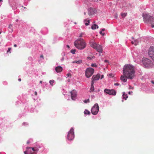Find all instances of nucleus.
Masks as SVG:
<instances>
[{"mask_svg":"<svg viewBox=\"0 0 154 154\" xmlns=\"http://www.w3.org/2000/svg\"><path fill=\"white\" fill-rule=\"evenodd\" d=\"M123 75L127 77L128 79H132L135 76V71L134 66L130 64L125 65L123 69Z\"/></svg>","mask_w":154,"mask_h":154,"instance_id":"1","label":"nucleus"},{"mask_svg":"<svg viewBox=\"0 0 154 154\" xmlns=\"http://www.w3.org/2000/svg\"><path fill=\"white\" fill-rule=\"evenodd\" d=\"M74 45L79 49L82 50L86 46V43L82 38H79L74 42Z\"/></svg>","mask_w":154,"mask_h":154,"instance_id":"2","label":"nucleus"},{"mask_svg":"<svg viewBox=\"0 0 154 154\" xmlns=\"http://www.w3.org/2000/svg\"><path fill=\"white\" fill-rule=\"evenodd\" d=\"M28 150L24 152L25 154H37L39 149L37 147L27 148Z\"/></svg>","mask_w":154,"mask_h":154,"instance_id":"3","label":"nucleus"},{"mask_svg":"<svg viewBox=\"0 0 154 154\" xmlns=\"http://www.w3.org/2000/svg\"><path fill=\"white\" fill-rule=\"evenodd\" d=\"M91 46L94 48L95 49L96 51L99 53H102L103 50L102 46L94 42L91 43Z\"/></svg>","mask_w":154,"mask_h":154,"instance_id":"4","label":"nucleus"},{"mask_svg":"<svg viewBox=\"0 0 154 154\" xmlns=\"http://www.w3.org/2000/svg\"><path fill=\"white\" fill-rule=\"evenodd\" d=\"M142 61L143 64L146 67L149 68L152 66V64L151 61L147 58L143 57Z\"/></svg>","mask_w":154,"mask_h":154,"instance_id":"5","label":"nucleus"},{"mask_svg":"<svg viewBox=\"0 0 154 154\" xmlns=\"http://www.w3.org/2000/svg\"><path fill=\"white\" fill-rule=\"evenodd\" d=\"M94 69L91 68H87L85 71V76L88 78L90 77L94 73Z\"/></svg>","mask_w":154,"mask_h":154,"instance_id":"6","label":"nucleus"},{"mask_svg":"<svg viewBox=\"0 0 154 154\" xmlns=\"http://www.w3.org/2000/svg\"><path fill=\"white\" fill-rule=\"evenodd\" d=\"M142 16L143 17L144 21L146 23L151 21V20L153 18L152 17L146 14H143Z\"/></svg>","mask_w":154,"mask_h":154,"instance_id":"7","label":"nucleus"},{"mask_svg":"<svg viewBox=\"0 0 154 154\" xmlns=\"http://www.w3.org/2000/svg\"><path fill=\"white\" fill-rule=\"evenodd\" d=\"M99 110V106L97 103H96L92 108L91 110V113L94 115H96Z\"/></svg>","mask_w":154,"mask_h":154,"instance_id":"8","label":"nucleus"},{"mask_svg":"<svg viewBox=\"0 0 154 154\" xmlns=\"http://www.w3.org/2000/svg\"><path fill=\"white\" fill-rule=\"evenodd\" d=\"M74 137V129L73 128H72L68 133L67 138L69 140H72L73 139Z\"/></svg>","mask_w":154,"mask_h":154,"instance_id":"9","label":"nucleus"},{"mask_svg":"<svg viewBox=\"0 0 154 154\" xmlns=\"http://www.w3.org/2000/svg\"><path fill=\"white\" fill-rule=\"evenodd\" d=\"M149 55L152 59L154 61V47H151L149 49Z\"/></svg>","mask_w":154,"mask_h":154,"instance_id":"10","label":"nucleus"},{"mask_svg":"<svg viewBox=\"0 0 154 154\" xmlns=\"http://www.w3.org/2000/svg\"><path fill=\"white\" fill-rule=\"evenodd\" d=\"M104 92L110 95H115L116 94V92L113 89L109 90L105 89L104 90Z\"/></svg>","mask_w":154,"mask_h":154,"instance_id":"11","label":"nucleus"},{"mask_svg":"<svg viewBox=\"0 0 154 154\" xmlns=\"http://www.w3.org/2000/svg\"><path fill=\"white\" fill-rule=\"evenodd\" d=\"M71 94V97L72 99L73 100H75V97L77 95V92L75 90H73L70 92Z\"/></svg>","mask_w":154,"mask_h":154,"instance_id":"12","label":"nucleus"},{"mask_svg":"<svg viewBox=\"0 0 154 154\" xmlns=\"http://www.w3.org/2000/svg\"><path fill=\"white\" fill-rule=\"evenodd\" d=\"M100 77V74H97L96 75H93L92 78V82H93L94 83V81H95L98 80Z\"/></svg>","mask_w":154,"mask_h":154,"instance_id":"13","label":"nucleus"},{"mask_svg":"<svg viewBox=\"0 0 154 154\" xmlns=\"http://www.w3.org/2000/svg\"><path fill=\"white\" fill-rule=\"evenodd\" d=\"M96 10L91 8L88 9V14L90 15H92L95 13Z\"/></svg>","mask_w":154,"mask_h":154,"instance_id":"14","label":"nucleus"},{"mask_svg":"<svg viewBox=\"0 0 154 154\" xmlns=\"http://www.w3.org/2000/svg\"><path fill=\"white\" fill-rule=\"evenodd\" d=\"M63 68L60 66H58L56 67L55 70L57 72H60L62 71Z\"/></svg>","mask_w":154,"mask_h":154,"instance_id":"15","label":"nucleus"},{"mask_svg":"<svg viewBox=\"0 0 154 154\" xmlns=\"http://www.w3.org/2000/svg\"><path fill=\"white\" fill-rule=\"evenodd\" d=\"M127 77L124 75H122L121 76V79L122 81H123L124 82H126L127 81Z\"/></svg>","mask_w":154,"mask_h":154,"instance_id":"16","label":"nucleus"},{"mask_svg":"<svg viewBox=\"0 0 154 154\" xmlns=\"http://www.w3.org/2000/svg\"><path fill=\"white\" fill-rule=\"evenodd\" d=\"M94 82H91V87L90 88L91 91V92H93L94 91Z\"/></svg>","mask_w":154,"mask_h":154,"instance_id":"17","label":"nucleus"},{"mask_svg":"<svg viewBox=\"0 0 154 154\" xmlns=\"http://www.w3.org/2000/svg\"><path fill=\"white\" fill-rule=\"evenodd\" d=\"M84 22L86 26H88L89 25V23L90 22V20H87V19H86L84 20Z\"/></svg>","mask_w":154,"mask_h":154,"instance_id":"18","label":"nucleus"},{"mask_svg":"<svg viewBox=\"0 0 154 154\" xmlns=\"http://www.w3.org/2000/svg\"><path fill=\"white\" fill-rule=\"evenodd\" d=\"M82 60H80L78 61L75 60L72 62L73 63H76L77 64H80L82 63Z\"/></svg>","mask_w":154,"mask_h":154,"instance_id":"19","label":"nucleus"},{"mask_svg":"<svg viewBox=\"0 0 154 154\" xmlns=\"http://www.w3.org/2000/svg\"><path fill=\"white\" fill-rule=\"evenodd\" d=\"M97 27V28H98V26H97L96 24H94L92 26L91 29H95Z\"/></svg>","mask_w":154,"mask_h":154,"instance_id":"20","label":"nucleus"},{"mask_svg":"<svg viewBox=\"0 0 154 154\" xmlns=\"http://www.w3.org/2000/svg\"><path fill=\"white\" fill-rule=\"evenodd\" d=\"M152 27H154V17H153L152 20L150 21Z\"/></svg>","mask_w":154,"mask_h":154,"instance_id":"21","label":"nucleus"},{"mask_svg":"<svg viewBox=\"0 0 154 154\" xmlns=\"http://www.w3.org/2000/svg\"><path fill=\"white\" fill-rule=\"evenodd\" d=\"M85 114L90 115L91 113L88 110L85 109L84 112Z\"/></svg>","mask_w":154,"mask_h":154,"instance_id":"22","label":"nucleus"},{"mask_svg":"<svg viewBox=\"0 0 154 154\" xmlns=\"http://www.w3.org/2000/svg\"><path fill=\"white\" fill-rule=\"evenodd\" d=\"M134 45H137L138 44L139 42V39H137L136 40H134Z\"/></svg>","mask_w":154,"mask_h":154,"instance_id":"23","label":"nucleus"},{"mask_svg":"<svg viewBox=\"0 0 154 154\" xmlns=\"http://www.w3.org/2000/svg\"><path fill=\"white\" fill-rule=\"evenodd\" d=\"M122 96L123 97V98L125 100H126L127 98L128 97V96L127 94H125V93L123 94Z\"/></svg>","mask_w":154,"mask_h":154,"instance_id":"24","label":"nucleus"},{"mask_svg":"<svg viewBox=\"0 0 154 154\" xmlns=\"http://www.w3.org/2000/svg\"><path fill=\"white\" fill-rule=\"evenodd\" d=\"M54 81L53 80H51L49 81V83L50 85L52 86L53 85V83H54Z\"/></svg>","mask_w":154,"mask_h":154,"instance_id":"25","label":"nucleus"},{"mask_svg":"<svg viewBox=\"0 0 154 154\" xmlns=\"http://www.w3.org/2000/svg\"><path fill=\"white\" fill-rule=\"evenodd\" d=\"M121 15L123 18H124L127 15V13H122L121 14Z\"/></svg>","mask_w":154,"mask_h":154,"instance_id":"26","label":"nucleus"},{"mask_svg":"<svg viewBox=\"0 0 154 154\" xmlns=\"http://www.w3.org/2000/svg\"><path fill=\"white\" fill-rule=\"evenodd\" d=\"M9 28L11 29V31L12 32L13 31V29H12V26L11 24H10L9 26Z\"/></svg>","mask_w":154,"mask_h":154,"instance_id":"27","label":"nucleus"},{"mask_svg":"<svg viewBox=\"0 0 154 154\" xmlns=\"http://www.w3.org/2000/svg\"><path fill=\"white\" fill-rule=\"evenodd\" d=\"M76 51V50L75 49H72L71 50V52L72 54H75V52Z\"/></svg>","mask_w":154,"mask_h":154,"instance_id":"28","label":"nucleus"},{"mask_svg":"<svg viewBox=\"0 0 154 154\" xmlns=\"http://www.w3.org/2000/svg\"><path fill=\"white\" fill-rule=\"evenodd\" d=\"M90 102V100L89 99H88L87 100H85L84 101V102L85 103H89Z\"/></svg>","mask_w":154,"mask_h":154,"instance_id":"29","label":"nucleus"},{"mask_svg":"<svg viewBox=\"0 0 154 154\" xmlns=\"http://www.w3.org/2000/svg\"><path fill=\"white\" fill-rule=\"evenodd\" d=\"M91 66H92V67H96L97 66V65H96V64L95 63H94V64H92L91 65Z\"/></svg>","mask_w":154,"mask_h":154,"instance_id":"30","label":"nucleus"},{"mask_svg":"<svg viewBox=\"0 0 154 154\" xmlns=\"http://www.w3.org/2000/svg\"><path fill=\"white\" fill-rule=\"evenodd\" d=\"M100 34L102 36H104L105 35V33H104L102 32V31H100Z\"/></svg>","mask_w":154,"mask_h":154,"instance_id":"31","label":"nucleus"},{"mask_svg":"<svg viewBox=\"0 0 154 154\" xmlns=\"http://www.w3.org/2000/svg\"><path fill=\"white\" fill-rule=\"evenodd\" d=\"M71 75L70 73H68L66 74V76L67 77H69V76H71Z\"/></svg>","mask_w":154,"mask_h":154,"instance_id":"32","label":"nucleus"},{"mask_svg":"<svg viewBox=\"0 0 154 154\" xmlns=\"http://www.w3.org/2000/svg\"><path fill=\"white\" fill-rule=\"evenodd\" d=\"M11 48H8V50L7 51V52L8 53L9 52L10 53H11V52L10 51V50H11Z\"/></svg>","mask_w":154,"mask_h":154,"instance_id":"33","label":"nucleus"},{"mask_svg":"<svg viewBox=\"0 0 154 154\" xmlns=\"http://www.w3.org/2000/svg\"><path fill=\"white\" fill-rule=\"evenodd\" d=\"M84 35V33H82L80 34V35L79 36V37H81L82 36V35Z\"/></svg>","mask_w":154,"mask_h":154,"instance_id":"34","label":"nucleus"},{"mask_svg":"<svg viewBox=\"0 0 154 154\" xmlns=\"http://www.w3.org/2000/svg\"><path fill=\"white\" fill-rule=\"evenodd\" d=\"M119 84L118 83H115L114 84V85H116V86H118L119 85Z\"/></svg>","mask_w":154,"mask_h":154,"instance_id":"35","label":"nucleus"},{"mask_svg":"<svg viewBox=\"0 0 154 154\" xmlns=\"http://www.w3.org/2000/svg\"><path fill=\"white\" fill-rule=\"evenodd\" d=\"M64 57H62V58L61 59V61H63V60H64Z\"/></svg>","mask_w":154,"mask_h":154,"instance_id":"36","label":"nucleus"},{"mask_svg":"<svg viewBox=\"0 0 154 154\" xmlns=\"http://www.w3.org/2000/svg\"><path fill=\"white\" fill-rule=\"evenodd\" d=\"M40 57L41 58H42L43 59H44L43 56L42 55L40 56Z\"/></svg>","mask_w":154,"mask_h":154,"instance_id":"37","label":"nucleus"},{"mask_svg":"<svg viewBox=\"0 0 154 154\" xmlns=\"http://www.w3.org/2000/svg\"><path fill=\"white\" fill-rule=\"evenodd\" d=\"M104 62L105 63H108V61L107 60H104Z\"/></svg>","mask_w":154,"mask_h":154,"instance_id":"38","label":"nucleus"},{"mask_svg":"<svg viewBox=\"0 0 154 154\" xmlns=\"http://www.w3.org/2000/svg\"><path fill=\"white\" fill-rule=\"evenodd\" d=\"M131 43L132 44H134V41H132L131 42Z\"/></svg>","mask_w":154,"mask_h":154,"instance_id":"39","label":"nucleus"},{"mask_svg":"<svg viewBox=\"0 0 154 154\" xmlns=\"http://www.w3.org/2000/svg\"><path fill=\"white\" fill-rule=\"evenodd\" d=\"M105 29H101V31H105Z\"/></svg>","mask_w":154,"mask_h":154,"instance_id":"40","label":"nucleus"},{"mask_svg":"<svg viewBox=\"0 0 154 154\" xmlns=\"http://www.w3.org/2000/svg\"><path fill=\"white\" fill-rule=\"evenodd\" d=\"M35 95H36H36H37V92H36V91H35Z\"/></svg>","mask_w":154,"mask_h":154,"instance_id":"41","label":"nucleus"},{"mask_svg":"<svg viewBox=\"0 0 154 154\" xmlns=\"http://www.w3.org/2000/svg\"><path fill=\"white\" fill-rule=\"evenodd\" d=\"M18 80L19 81V82H20L21 80V79H18Z\"/></svg>","mask_w":154,"mask_h":154,"instance_id":"42","label":"nucleus"},{"mask_svg":"<svg viewBox=\"0 0 154 154\" xmlns=\"http://www.w3.org/2000/svg\"><path fill=\"white\" fill-rule=\"evenodd\" d=\"M103 77H104V76L103 75H101V79H102V78H103Z\"/></svg>","mask_w":154,"mask_h":154,"instance_id":"43","label":"nucleus"},{"mask_svg":"<svg viewBox=\"0 0 154 154\" xmlns=\"http://www.w3.org/2000/svg\"><path fill=\"white\" fill-rule=\"evenodd\" d=\"M66 47H67V48H69V45H66Z\"/></svg>","mask_w":154,"mask_h":154,"instance_id":"44","label":"nucleus"},{"mask_svg":"<svg viewBox=\"0 0 154 154\" xmlns=\"http://www.w3.org/2000/svg\"><path fill=\"white\" fill-rule=\"evenodd\" d=\"M14 47H17V45L16 44H14Z\"/></svg>","mask_w":154,"mask_h":154,"instance_id":"45","label":"nucleus"},{"mask_svg":"<svg viewBox=\"0 0 154 154\" xmlns=\"http://www.w3.org/2000/svg\"><path fill=\"white\" fill-rule=\"evenodd\" d=\"M151 83L153 84H154V82L153 81H151Z\"/></svg>","mask_w":154,"mask_h":154,"instance_id":"46","label":"nucleus"},{"mask_svg":"<svg viewBox=\"0 0 154 154\" xmlns=\"http://www.w3.org/2000/svg\"><path fill=\"white\" fill-rule=\"evenodd\" d=\"M130 88L131 89H133L134 88V87H131L130 86Z\"/></svg>","mask_w":154,"mask_h":154,"instance_id":"47","label":"nucleus"},{"mask_svg":"<svg viewBox=\"0 0 154 154\" xmlns=\"http://www.w3.org/2000/svg\"><path fill=\"white\" fill-rule=\"evenodd\" d=\"M100 91V90L99 89H98V90L97 91V92H99Z\"/></svg>","mask_w":154,"mask_h":154,"instance_id":"48","label":"nucleus"},{"mask_svg":"<svg viewBox=\"0 0 154 154\" xmlns=\"http://www.w3.org/2000/svg\"><path fill=\"white\" fill-rule=\"evenodd\" d=\"M88 59H91V58H90V57H88Z\"/></svg>","mask_w":154,"mask_h":154,"instance_id":"49","label":"nucleus"},{"mask_svg":"<svg viewBox=\"0 0 154 154\" xmlns=\"http://www.w3.org/2000/svg\"><path fill=\"white\" fill-rule=\"evenodd\" d=\"M42 82V81H40V83H41Z\"/></svg>","mask_w":154,"mask_h":154,"instance_id":"50","label":"nucleus"},{"mask_svg":"<svg viewBox=\"0 0 154 154\" xmlns=\"http://www.w3.org/2000/svg\"><path fill=\"white\" fill-rule=\"evenodd\" d=\"M84 14L85 15L86 14V13L85 12H84Z\"/></svg>","mask_w":154,"mask_h":154,"instance_id":"51","label":"nucleus"},{"mask_svg":"<svg viewBox=\"0 0 154 154\" xmlns=\"http://www.w3.org/2000/svg\"><path fill=\"white\" fill-rule=\"evenodd\" d=\"M93 1H97V0H92Z\"/></svg>","mask_w":154,"mask_h":154,"instance_id":"52","label":"nucleus"},{"mask_svg":"<svg viewBox=\"0 0 154 154\" xmlns=\"http://www.w3.org/2000/svg\"><path fill=\"white\" fill-rule=\"evenodd\" d=\"M27 143H28V144L29 143V142H27Z\"/></svg>","mask_w":154,"mask_h":154,"instance_id":"53","label":"nucleus"},{"mask_svg":"<svg viewBox=\"0 0 154 154\" xmlns=\"http://www.w3.org/2000/svg\"><path fill=\"white\" fill-rule=\"evenodd\" d=\"M74 24H76V22H74Z\"/></svg>","mask_w":154,"mask_h":154,"instance_id":"54","label":"nucleus"},{"mask_svg":"<svg viewBox=\"0 0 154 154\" xmlns=\"http://www.w3.org/2000/svg\"><path fill=\"white\" fill-rule=\"evenodd\" d=\"M63 55H64V56H65V53H63Z\"/></svg>","mask_w":154,"mask_h":154,"instance_id":"55","label":"nucleus"},{"mask_svg":"<svg viewBox=\"0 0 154 154\" xmlns=\"http://www.w3.org/2000/svg\"><path fill=\"white\" fill-rule=\"evenodd\" d=\"M2 1V0H0V2Z\"/></svg>","mask_w":154,"mask_h":154,"instance_id":"56","label":"nucleus"},{"mask_svg":"<svg viewBox=\"0 0 154 154\" xmlns=\"http://www.w3.org/2000/svg\"><path fill=\"white\" fill-rule=\"evenodd\" d=\"M132 39H134V38H133V37H132Z\"/></svg>","mask_w":154,"mask_h":154,"instance_id":"57","label":"nucleus"},{"mask_svg":"<svg viewBox=\"0 0 154 154\" xmlns=\"http://www.w3.org/2000/svg\"><path fill=\"white\" fill-rule=\"evenodd\" d=\"M1 32H0V34H1Z\"/></svg>","mask_w":154,"mask_h":154,"instance_id":"58","label":"nucleus"}]
</instances>
